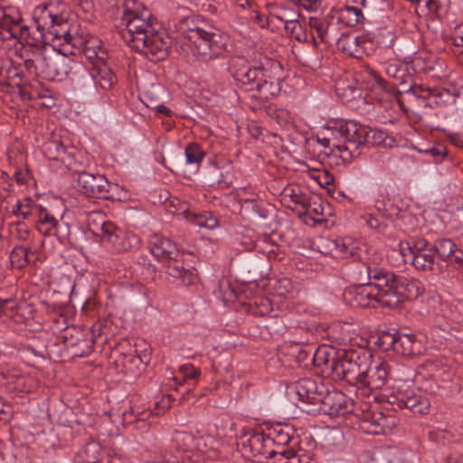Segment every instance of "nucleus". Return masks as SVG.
Wrapping results in <instances>:
<instances>
[{
  "label": "nucleus",
  "instance_id": "nucleus-35",
  "mask_svg": "<svg viewBox=\"0 0 463 463\" xmlns=\"http://www.w3.org/2000/svg\"><path fill=\"white\" fill-rule=\"evenodd\" d=\"M82 52L92 65L96 62L106 61L108 59L107 51L100 46V43L97 39L86 42Z\"/></svg>",
  "mask_w": 463,
  "mask_h": 463
},
{
  "label": "nucleus",
  "instance_id": "nucleus-16",
  "mask_svg": "<svg viewBox=\"0 0 463 463\" xmlns=\"http://www.w3.org/2000/svg\"><path fill=\"white\" fill-rule=\"evenodd\" d=\"M146 38L145 46L132 48L147 56L150 55L151 60L161 61L167 57L171 40L165 33L158 32L156 27V32L146 34Z\"/></svg>",
  "mask_w": 463,
  "mask_h": 463
},
{
  "label": "nucleus",
  "instance_id": "nucleus-22",
  "mask_svg": "<svg viewBox=\"0 0 463 463\" xmlns=\"http://www.w3.org/2000/svg\"><path fill=\"white\" fill-rule=\"evenodd\" d=\"M308 23L313 33H315L313 34L315 44H317V39L320 43H329L331 41L337 39L334 16L310 17Z\"/></svg>",
  "mask_w": 463,
  "mask_h": 463
},
{
  "label": "nucleus",
  "instance_id": "nucleus-53",
  "mask_svg": "<svg viewBox=\"0 0 463 463\" xmlns=\"http://www.w3.org/2000/svg\"><path fill=\"white\" fill-rule=\"evenodd\" d=\"M425 153L432 156L436 163H440L448 156V149L446 146L442 144H437L430 148L426 149Z\"/></svg>",
  "mask_w": 463,
  "mask_h": 463
},
{
  "label": "nucleus",
  "instance_id": "nucleus-23",
  "mask_svg": "<svg viewBox=\"0 0 463 463\" xmlns=\"http://www.w3.org/2000/svg\"><path fill=\"white\" fill-rule=\"evenodd\" d=\"M317 450L315 449V442H304L303 440L299 443V448L296 451L293 449H285L281 451H276L274 449L267 452L266 458H274L276 455L280 456L282 458L287 460L292 458H298L299 463H309L312 460H317Z\"/></svg>",
  "mask_w": 463,
  "mask_h": 463
},
{
  "label": "nucleus",
  "instance_id": "nucleus-63",
  "mask_svg": "<svg viewBox=\"0 0 463 463\" xmlns=\"http://www.w3.org/2000/svg\"><path fill=\"white\" fill-rule=\"evenodd\" d=\"M264 441L265 438L260 434H254L249 439L251 448L259 447Z\"/></svg>",
  "mask_w": 463,
  "mask_h": 463
},
{
  "label": "nucleus",
  "instance_id": "nucleus-48",
  "mask_svg": "<svg viewBox=\"0 0 463 463\" xmlns=\"http://www.w3.org/2000/svg\"><path fill=\"white\" fill-rule=\"evenodd\" d=\"M372 138L373 145L375 146H392L394 139L390 137L385 131L380 129L369 128L368 139Z\"/></svg>",
  "mask_w": 463,
  "mask_h": 463
},
{
  "label": "nucleus",
  "instance_id": "nucleus-52",
  "mask_svg": "<svg viewBox=\"0 0 463 463\" xmlns=\"http://www.w3.org/2000/svg\"><path fill=\"white\" fill-rule=\"evenodd\" d=\"M164 90L160 86H152L150 90L144 92L145 103L148 108L155 109V104L159 103L157 94Z\"/></svg>",
  "mask_w": 463,
  "mask_h": 463
},
{
  "label": "nucleus",
  "instance_id": "nucleus-24",
  "mask_svg": "<svg viewBox=\"0 0 463 463\" xmlns=\"http://www.w3.org/2000/svg\"><path fill=\"white\" fill-rule=\"evenodd\" d=\"M56 8L54 4L49 3L37 6L34 9L33 19L42 37H43L44 32L47 33L61 16V14L56 13Z\"/></svg>",
  "mask_w": 463,
  "mask_h": 463
},
{
  "label": "nucleus",
  "instance_id": "nucleus-6",
  "mask_svg": "<svg viewBox=\"0 0 463 463\" xmlns=\"http://www.w3.org/2000/svg\"><path fill=\"white\" fill-rule=\"evenodd\" d=\"M150 252L158 260L166 262L165 272L185 285L194 284L197 279L196 269L184 260V254L178 251L176 245L168 238L153 234L148 239Z\"/></svg>",
  "mask_w": 463,
  "mask_h": 463
},
{
  "label": "nucleus",
  "instance_id": "nucleus-58",
  "mask_svg": "<svg viewBox=\"0 0 463 463\" xmlns=\"http://www.w3.org/2000/svg\"><path fill=\"white\" fill-rule=\"evenodd\" d=\"M22 72L19 68L13 66L12 64H5V78L8 80H13L15 78L20 79Z\"/></svg>",
  "mask_w": 463,
  "mask_h": 463
},
{
  "label": "nucleus",
  "instance_id": "nucleus-61",
  "mask_svg": "<svg viewBox=\"0 0 463 463\" xmlns=\"http://www.w3.org/2000/svg\"><path fill=\"white\" fill-rule=\"evenodd\" d=\"M272 440L279 444L286 445L289 443L291 438L288 432H284V430L280 429L279 430L277 431V436Z\"/></svg>",
  "mask_w": 463,
  "mask_h": 463
},
{
  "label": "nucleus",
  "instance_id": "nucleus-50",
  "mask_svg": "<svg viewBox=\"0 0 463 463\" xmlns=\"http://www.w3.org/2000/svg\"><path fill=\"white\" fill-rule=\"evenodd\" d=\"M254 306L255 307H252L250 305V310L254 315H257V316H260V317L268 316L270 313V311L272 310L271 303H270L269 299L265 298H260L259 299H256L254 301Z\"/></svg>",
  "mask_w": 463,
  "mask_h": 463
},
{
  "label": "nucleus",
  "instance_id": "nucleus-4",
  "mask_svg": "<svg viewBox=\"0 0 463 463\" xmlns=\"http://www.w3.org/2000/svg\"><path fill=\"white\" fill-rule=\"evenodd\" d=\"M232 76L246 91L261 101L277 97L281 91V65L267 62V65H248L239 59L232 64Z\"/></svg>",
  "mask_w": 463,
  "mask_h": 463
},
{
  "label": "nucleus",
  "instance_id": "nucleus-38",
  "mask_svg": "<svg viewBox=\"0 0 463 463\" xmlns=\"http://www.w3.org/2000/svg\"><path fill=\"white\" fill-rule=\"evenodd\" d=\"M362 19H364L363 12L355 6H345L339 11V15L336 17V22H342L347 26L357 25Z\"/></svg>",
  "mask_w": 463,
  "mask_h": 463
},
{
  "label": "nucleus",
  "instance_id": "nucleus-60",
  "mask_svg": "<svg viewBox=\"0 0 463 463\" xmlns=\"http://www.w3.org/2000/svg\"><path fill=\"white\" fill-rule=\"evenodd\" d=\"M363 220L366 223L368 227L373 230H378L381 227V222L378 218L372 214H365L363 217Z\"/></svg>",
  "mask_w": 463,
  "mask_h": 463
},
{
  "label": "nucleus",
  "instance_id": "nucleus-46",
  "mask_svg": "<svg viewBox=\"0 0 463 463\" xmlns=\"http://www.w3.org/2000/svg\"><path fill=\"white\" fill-rule=\"evenodd\" d=\"M63 146L60 138L52 137L43 144V152L48 159L58 161Z\"/></svg>",
  "mask_w": 463,
  "mask_h": 463
},
{
  "label": "nucleus",
  "instance_id": "nucleus-14",
  "mask_svg": "<svg viewBox=\"0 0 463 463\" xmlns=\"http://www.w3.org/2000/svg\"><path fill=\"white\" fill-rule=\"evenodd\" d=\"M367 367L368 370L363 374L359 384L370 390L382 389L390 378L389 364L381 360H373L371 354Z\"/></svg>",
  "mask_w": 463,
  "mask_h": 463
},
{
  "label": "nucleus",
  "instance_id": "nucleus-37",
  "mask_svg": "<svg viewBox=\"0 0 463 463\" xmlns=\"http://www.w3.org/2000/svg\"><path fill=\"white\" fill-rule=\"evenodd\" d=\"M396 344H394L393 351L402 355H412L415 353V335L410 334H402L396 332Z\"/></svg>",
  "mask_w": 463,
  "mask_h": 463
},
{
  "label": "nucleus",
  "instance_id": "nucleus-57",
  "mask_svg": "<svg viewBox=\"0 0 463 463\" xmlns=\"http://www.w3.org/2000/svg\"><path fill=\"white\" fill-rule=\"evenodd\" d=\"M295 203L298 204H300L307 213H315L317 214H322L323 209L322 206L319 204L318 207L320 208V211L317 207H313L312 203L309 199H302V200H295Z\"/></svg>",
  "mask_w": 463,
  "mask_h": 463
},
{
  "label": "nucleus",
  "instance_id": "nucleus-26",
  "mask_svg": "<svg viewBox=\"0 0 463 463\" xmlns=\"http://www.w3.org/2000/svg\"><path fill=\"white\" fill-rule=\"evenodd\" d=\"M24 31H27V27L22 26L19 22L6 15L5 10L0 7V40L3 42L16 41L22 36Z\"/></svg>",
  "mask_w": 463,
  "mask_h": 463
},
{
  "label": "nucleus",
  "instance_id": "nucleus-1",
  "mask_svg": "<svg viewBox=\"0 0 463 463\" xmlns=\"http://www.w3.org/2000/svg\"><path fill=\"white\" fill-rule=\"evenodd\" d=\"M358 286L344 292L345 300L354 307L396 308L406 300L416 299L423 293L420 280L396 275L381 267L377 261L369 260L354 271Z\"/></svg>",
  "mask_w": 463,
  "mask_h": 463
},
{
  "label": "nucleus",
  "instance_id": "nucleus-54",
  "mask_svg": "<svg viewBox=\"0 0 463 463\" xmlns=\"http://www.w3.org/2000/svg\"><path fill=\"white\" fill-rule=\"evenodd\" d=\"M315 354H311V351L306 350L299 345H295L294 346H292V355L296 357V360L298 363H303L310 359L315 364V361L313 360Z\"/></svg>",
  "mask_w": 463,
  "mask_h": 463
},
{
  "label": "nucleus",
  "instance_id": "nucleus-8",
  "mask_svg": "<svg viewBox=\"0 0 463 463\" xmlns=\"http://www.w3.org/2000/svg\"><path fill=\"white\" fill-rule=\"evenodd\" d=\"M195 447V438L192 433L176 431L164 455L163 463H197L199 459L195 458L197 454L194 452Z\"/></svg>",
  "mask_w": 463,
  "mask_h": 463
},
{
  "label": "nucleus",
  "instance_id": "nucleus-9",
  "mask_svg": "<svg viewBox=\"0 0 463 463\" xmlns=\"http://www.w3.org/2000/svg\"><path fill=\"white\" fill-rule=\"evenodd\" d=\"M124 24L126 31L123 33V38L130 47L145 46L146 35L155 33L156 28L158 27L150 10H141L139 18L128 21Z\"/></svg>",
  "mask_w": 463,
  "mask_h": 463
},
{
  "label": "nucleus",
  "instance_id": "nucleus-41",
  "mask_svg": "<svg viewBox=\"0 0 463 463\" xmlns=\"http://www.w3.org/2000/svg\"><path fill=\"white\" fill-rule=\"evenodd\" d=\"M385 71L387 75L397 80L399 84L403 86V88H408L411 85V76L407 73L404 66L392 62L387 64Z\"/></svg>",
  "mask_w": 463,
  "mask_h": 463
},
{
  "label": "nucleus",
  "instance_id": "nucleus-7",
  "mask_svg": "<svg viewBox=\"0 0 463 463\" xmlns=\"http://www.w3.org/2000/svg\"><path fill=\"white\" fill-rule=\"evenodd\" d=\"M333 133L340 141V158L350 163L360 156V146L368 141L369 128L353 120L341 121L333 127Z\"/></svg>",
  "mask_w": 463,
  "mask_h": 463
},
{
  "label": "nucleus",
  "instance_id": "nucleus-42",
  "mask_svg": "<svg viewBox=\"0 0 463 463\" xmlns=\"http://www.w3.org/2000/svg\"><path fill=\"white\" fill-rule=\"evenodd\" d=\"M329 134L324 137L317 136V141L324 148L328 149L329 151H325L326 155H335L340 157V141L337 139V137L335 133H333V127L328 128Z\"/></svg>",
  "mask_w": 463,
  "mask_h": 463
},
{
  "label": "nucleus",
  "instance_id": "nucleus-49",
  "mask_svg": "<svg viewBox=\"0 0 463 463\" xmlns=\"http://www.w3.org/2000/svg\"><path fill=\"white\" fill-rule=\"evenodd\" d=\"M11 233L19 241H28L31 232L26 223L23 222H16L12 225Z\"/></svg>",
  "mask_w": 463,
  "mask_h": 463
},
{
  "label": "nucleus",
  "instance_id": "nucleus-43",
  "mask_svg": "<svg viewBox=\"0 0 463 463\" xmlns=\"http://www.w3.org/2000/svg\"><path fill=\"white\" fill-rule=\"evenodd\" d=\"M72 330L75 331L77 335L76 336L71 333V330H68L64 335V338L68 342V345H79L84 344L87 347H91L94 344V340L92 335L89 331L85 332L75 328Z\"/></svg>",
  "mask_w": 463,
  "mask_h": 463
},
{
  "label": "nucleus",
  "instance_id": "nucleus-51",
  "mask_svg": "<svg viewBox=\"0 0 463 463\" xmlns=\"http://www.w3.org/2000/svg\"><path fill=\"white\" fill-rule=\"evenodd\" d=\"M77 154V149L74 146H63L61 153V158L58 161L61 162L69 169L74 167V157Z\"/></svg>",
  "mask_w": 463,
  "mask_h": 463
},
{
  "label": "nucleus",
  "instance_id": "nucleus-55",
  "mask_svg": "<svg viewBox=\"0 0 463 463\" xmlns=\"http://www.w3.org/2000/svg\"><path fill=\"white\" fill-rule=\"evenodd\" d=\"M396 333L392 334L384 332L380 335L379 342L384 350L388 351L392 349L393 351L394 344H396Z\"/></svg>",
  "mask_w": 463,
  "mask_h": 463
},
{
  "label": "nucleus",
  "instance_id": "nucleus-25",
  "mask_svg": "<svg viewBox=\"0 0 463 463\" xmlns=\"http://www.w3.org/2000/svg\"><path fill=\"white\" fill-rule=\"evenodd\" d=\"M337 43L343 52H347L352 57L361 59L366 53V45L370 44V41L365 35H343L342 38L338 39Z\"/></svg>",
  "mask_w": 463,
  "mask_h": 463
},
{
  "label": "nucleus",
  "instance_id": "nucleus-36",
  "mask_svg": "<svg viewBox=\"0 0 463 463\" xmlns=\"http://www.w3.org/2000/svg\"><path fill=\"white\" fill-rule=\"evenodd\" d=\"M455 250H457V244L452 240L446 238L438 239L431 246V250H434L438 255L439 261L444 265H448L449 259Z\"/></svg>",
  "mask_w": 463,
  "mask_h": 463
},
{
  "label": "nucleus",
  "instance_id": "nucleus-47",
  "mask_svg": "<svg viewBox=\"0 0 463 463\" xmlns=\"http://www.w3.org/2000/svg\"><path fill=\"white\" fill-rule=\"evenodd\" d=\"M188 164H199L205 156V152L198 143H190L184 149Z\"/></svg>",
  "mask_w": 463,
  "mask_h": 463
},
{
  "label": "nucleus",
  "instance_id": "nucleus-59",
  "mask_svg": "<svg viewBox=\"0 0 463 463\" xmlns=\"http://www.w3.org/2000/svg\"><path fill=\"white\" fill-rule=\"evenodd\" d=\"M382 40H378V43L382 44L383 47H392L394 41V33L391 31H384L381 33Z\"/></svg>",
  "mask_w": 463,
  "mask_h": 463
},
{
  "label": "nucleus",
  "instance_id": "nucleus-31",
  "mask_svg": "<svg viewBox=\"0 0 463 463\" xmlns=\"http://www.w3.org/2000/svg\"><path fill=\"white\" fill-rule=\"evenodd\" d=\"M180 212H173L175 214L183 215L186 220L190 221L196 226L213 229L218 225V221L210 213H194L189 211L186 205H183Z\"/></svg>",
  "mask_w": 463,
  "mask_h": 463
},
{
  "label": "nucleus",
  "instance_id": "nucleus-28",
  "mask_svg": "<svg viewBox=\"0 0 463 463\" xmlns=\"http://www.w3.org/2000/svg\"><path fill=\"white\" fill-rule=\"evenodd\" d=\"M58 226V219L49 213L46 208L43 206L37 208L36 228L44 236H57Z\"/></svg>",
  "mask_w": 463,
  "mask_h": 463
},
{
  "label": "nucleus",
  "instance_id": "nucleus-10",
  "mask_svg": "<svg viewBox=\"0 0 463 463\" xmlns=\"http://www.w3.org/2000/svg\"><path fill=\"white\" fill-rule=\"evenodd\" d=\"M76 187L83 194L99 199H109L111 184L103 175H93L88 172H80L77 175Z\"/></svg>",
  "mask_w": 463,
  "mask_h": 463
},
{
  "label": "nucleus",
  "instance_id": "nucleus-27",
  "mask_svg": "<svg viewBox=\"0 0 463 463\" xmlns=\"http://www.w3.org/2000/svg\"><path fill=\"white\" fill-rule=\"evenodd\" d=\"M89 71L92 80L103 90H109L116 82V76L106 61L94 63Z\"/></svg>",
  "mask_w": 463,
  "mask_h": 463
},
{
  "label": "nucleus",
  "instance_id": "nucleus-40",
  "mask_svg": "<svg viewBox=\"0 0 463 463\" xmlns=\"http://www.w3.org/2000/svg\"><path fill=\"white\" fill-rule=\"evenodd\" d=\"M30 253H33V251L29 244L25 246H15L10 253L12 265L17 269L25 267L30 262Z\"/></svg>",
  "mask_w": 463,
  "mask_h": 463
},
{
  "label": "nucleus",
  "instance_id": "nucleus-21",
  "mask_svg": "<svg viewBox=\"0 0 463 463\" xmlns=\"http://www.w3.org/2000/svg\"><path fill=\"white\" fill-rule=\"evenodd\" d=\"M391 404H397L399 409H408L413 413L425 414L430 408V402L422 395L414 392L399 393L389 398Z\"/></svg>",
  "mask_w": 463,
  "mask_h": 463
},
{
  "label": "nucleus",
  "instance_id": "nucleus-20",
  "mask_svg": "<svg viewBox=\"0 0 463 463\" xmlns=\"http://www.w3.org/2000/svg\"><path fill=\"white\" fill-rule=\"evenodd\" d=\"M109 227L101 238V241L110 246L113 251L118 253L128 251L132 248L133 242H137V238L134 234L118 228L115 223Z\"/></svg>",
  "mask_w": 463,
  "mask_h": 463
},
{
  "label": "nucleus",
  "instance_id": "nucleus-45",
  "mask_svg": "<svg viewBox=\"0 0 463 463\" xmlns=\"http://www.w3.org/2000/svg\"><path fill=\"white\" fill-rule=\"evenodd\" d=\"M39 207L40 205L33 203L31 198H24V200L16 203L12 213L17 217L27 219L33 213V212L37 213V208Z\"/></svg>",
  "mask_w": 463,
  "mask_h": 463
},
{
  "label": "nucleus",
  "instance_id": "nucleus-29",
  "mask_svg": "<svg viewBox=\"0 0 463 463\" xmlns=\"http://www.w3.org/2000/svg\"><path fill=\"white\" fill-rule=\"evenodd\" d=\"M374 80L379 88H381L383 90L386 91L387 93H393L397 102L399 103L400 107L402 108L403 104L401 99V95L402 93H408L412 94L416 97H423L426 96L423 95L424 92H427L428 95L430 94V90L429 89H423L420 86H412L410 85L408 88H403L402 90H394L393 87H392L387 80H385L383 78H382L379 75H376L374 77Z\"/></svg>",
  "mask_w": 463,
  "mask_h": 463
},
{
  "label": "nucleus",
  "instance_id": "nucleus-33",
  "mask_svg": "<svg viewBox=\"0 0 463 463\" xmlns=\"http://www.w3.org/2000/svg\"><path fill=\"white\" fill-rule=\"evenodd\" d=\"M114 222L106 220V215L102 212H91L88 215V226L90 231L100 239L109 230Z\"/></svg>",
  "mask_w": 463,
  "mask_h": 463
},
{
  "label": "nucleus",
  "instance_id": "nucleus-56",
  "mask_svg": "<svg viewBox=\"0 0 463 463\" xmlns=\"http://www.w3.org/2000/svg\"><path fill=\"white\" fill-rule=\"evenodd\" d=\"M183 373V381L187 382L188 380H194L200 375V371L194 368L193 365H183L180 368Z\"/></svg>",
  "mask_w": 463,
  "mask_h": 463
},
{
  "label": "nucleus",
  "instance_id": "nucleus-11",
  "mask_svg": "<svg viewBox=\"0 0 463 463\" xmlns=\"http://www.w3.org/2000/svg\"><path fill=\"white\" fill-rule=\"evenodd\" d=\"M322 247L323 250H320V251L324 254H328L335 258L341 259L351 258L354 261H359L360 263L356 267L355 270L363 264V262H364L363 254L365 252L359 248L357 243L352 241L350 239H326L323 241ZM369 260L376 261L375 259H368L365 262Z\"/></svg>",
  "mask_w": 463,
  "mask_h": 463
},
{
  "label": "nucleus",
  "instance_id": "nucleus-39",
  "mask_svg": "<svg viewBox=\"0 0 463 463\" xmlns=\"http://www.w3.org/2000/svg\"><path fill=\"white\" fill-rule=\"evenodd\" d=\"M207 180L210 186L220 188H228L232 184L229 172H223L216 164H213V169L208 174Z\"/></svg>",
  "mask_w": 463,
  "mask_h": 463
},
{
  "label": "nucleus",
  "instance_id": "nucleus-17",
  "mask_svg": "<svg viewBox=\"0 0 463 463\" xmlns=\"http://www.w3.org/2000/svg\"><path fill=\"white\" fill-rule=\"evenodd\" d=\"M319 404L322 405L321 409L330 416L345 415L353 411L350 399L337 390L329 391L326 388Z\"/></svg>",
  "mask_w": 463,
  "mask_h": 463
},
{
  "label": "nucleus",
  "instance_id": "nucleus-30",
  "mask_svg": "<svg viewBox=\"0 0 463 463\" xmlns=\"http://www.w3.org/2000/svg\"><path fill=\"white\" fill-rule=\"evenodd\" d=\"M263 109L280 128L290 129L294 127V118L288 109L278 108L274 104H264Z\"/></svg>",
  "mask_w": 463,
  "mask_h": 463
},
{
  "label": "nucleus",
  "instance_id": "nucleus-13",
  "mask_svg": "<svg viewBox=\"0 0 463 463\" xmlns=\"http://www.w3.org/2000/svg\"><path fill=\"white\" fill-rule=\"evenodd\" d=\"M364 461H373L379 463H398L413 462L418 459L417 455L410 449H399L391 446L375 447L363 453Z\"/></svg>",
  "mask_w": 463,
  "mask_h": 463
},
{
  "label": "nucleus",
  "instance_id": "nucleus-62",
  "mask_svg": "<svg viewBox=\"0 0 463 463\" xmlns=\"http://www.w3.org/2000/svg\"><path fill=\"white\" fill-rule=\"evenodd\" d=\"M449 261L458 264L459 267L463 266V251L457 247V250L451 254Z\"/></svg>",
  "mask_w": 463,
  "mask_h": 463
},
{
  "label": "nucleus",
  "instance_id": "nucleus-34",
  "mask_svg": "<svg viewBox=\"0 0 463 463\" xmlns=\"http://www.w3.org/2000/svg\"><path fill=\"white\" fill-rule=\"evenodd\" d=\"M47 33L50 34L52 39H63L66 44H71L75 46V39L70 33V24L61 14L57 19V23H55L52 28L47 31Z\"/></svg>",
  "mask_w": 463,
  "mask_h": 463
},
{
  "label": "nucleus",
  "instance_id": "nucleus-2",
  "mask_svg": "<svg viewBox=\"0 0 463 463\" xmlns=\"http://www.w3.org/2000/svg\"><path fill=\"white\" fill-rule=\"evenodd\" d=\"M370 354V351L365 349H345L338 352L317 350L313 360L326 377L335 382L344 381L351 385H357L363 374L368 370Z\"/></svg>",
  "mask_w": 463,
  "mask_h": 463
},
{
  "label": "nucleus",
  "instance_id": "nucleus-12",
  "mask_svg": "<svg viewBox=\"0 0 463 463\" xmlns=\"http://www.w3.org/2000/svg\"><path fill=\"white\" fill-rule=\"evenodd\" d=\"M322 247L323 250H320V251L324 254H328L335 258L341 259L351 258L354 261H359L360 263L356 267L355 270L363 264V262H364L363 254L365 252L359 248L357 243L352 241L350 239H326L323 241ZM369 260L376 261L375 259H368L365 262Z\"/></svg>",
  "mask_w": 463,
  "mask_h": 463
},
{
  "label": "nucleus",
  "instance_id": "nucleus-19",
  "mask_svg": "<svg viewBox=\"0 0 463 463\" xmlns=\"http://www.w3.org/2000/svg\"><path fill=\"white\" fill-rule=\"evenodd\" d=\"M396 425L395 418L382 411H371L364 415L361 428L372 435L387 434Z\"/></svg>",
  "mask_w": 463,
  "mask_h": 463
},
{
  "label": "nucleus",
  "instance_id": "nucleus-32",
  "mask_svg": "<svg viewBox=\"0 0 463 463\" xmlns=\"http://www.w3.org/2000/svg\"><path fill=\"white\" fill-rule=\"evenodd\" d=\"M110 457V452L104 450L99 443L96 441L88 442L79 452L78 456L80 458L79 463H99L103 460L102 454Z\"/></svg>",
  "mask_w": 463,
  "mask_h": 463
},
{
  "label": "nucleus",
  "instance_id": "nucleus-5",
  "mask_svg": "<svg viewBox=\"0 0 463 463\" xmlns=\"http://www.w3.org/2000/svg\"><path fill=\"white\" fill-rule=\"evenodd\" d=\"M178 30L191 43L195 56L204 61L220 58L226 46L223 35L195 16H187L178 24Z\"/></svg>",
  "mask_w": 463,
  "mask_h": 463
},
{
  "label": "nucleus",
  "instance_id": "nucleus-3",
  "mask_svg": "<svg viewBox=\"0 0 463 463\" xmlns=\"http://www.w3.org/2000/svg\"><path fill=\"white\" fill-rule=\"evenodd\" d=\"M19 66H24L30 76L49 81L63 80L72 70L73 61L66 52L47 50L41 41L30 43L20 52Z\"/></svg>",
  "mask_w": 463,
  "mask_h": 463
},
{
  "label": "nucleus",
  "instance_id": "nucleus-15",
  "mask_svg": "<svg viewBox=\"0 0 463 463\" xmlns=\"http://www.w3.org/2000/svg\"><path fill=\"white\" fill-rule=\"evenodd\" d=\"M429 243L426 241H420L416 250H411V263L418 270L430 271L433 274H440L444 271L447 264L444 265L436 260L435 252L431 250V246L428 248Z\"/></svg>",
  "mask_w": 463,
  "mask_h": 463
},
{
  "label": "nucleus",
  "instance_id": "nucleus-18",
  "mask_svg": "<svg viewBox=\"0 0 463 463\" xmlns=\"http://www.w3.org/2000/svg\"><path fill=\"white\" fill-rule=\"evenodd\" d=\"M292 388L299 401L319 404L326 387L322 382H317L315 379L302 378L296 382Z\"/></svg>",
  "mask_w": 463,
  "mask_h": 463
},
{
  "label": "nucleus",
  "instance_id": "nucleus-44",
  "mask_svg": "<svg viewBox=\"0 0 463 463\" xmlns=\"http://www.w3.org/2000/svg\"><path fill=\"white\" fill-rule=\"evenodd\" d=\"M141 10H149L143 3L137 0H126L124 4V13L122 16L123 23L133 21L140 17Z\"/></svg>",
  "mask_w": 463,
  "mask_h": 463
},
{
  "label": "nucleus",
  "instance_id": "nucleus-64",
  "mask_svg": "<svg viewBox=\"0 0 463 463\" xmlns=\"http://www.w3.org/2000/svg\"><path fill=\"white\" fill-rule=\"evenodd\" d=\"M155 109L156 110L157 113L163 114L165 116H171L172 111L166 106L161 104L160 102L158 104H155Z\"/></svg>",
  "mask_w": 463,
  "mask_h": 463
}]
</instances>
